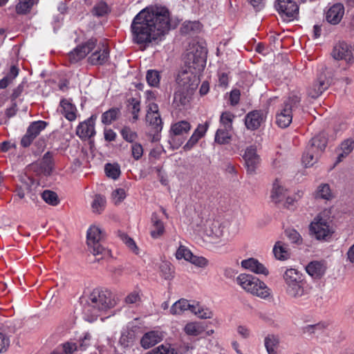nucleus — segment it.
Listing matches in <instances>:
<instances>
[{
	"label": "nucleus",
	"instance_id": "nucleus-1",
	"mask_svg": "<svg viewBox=\"0 0 354 354\" xmlns=\"http://www.w3.org/2000/svg\"><path fill=\"white\" fill-rule=\"evenodd\" d=\"M171 28L169 10L163 6L142 9L133 19L131 24L133 43L147 46L160 40Z\"/></svg>",
	"mask_w": 354,
	"mask_h": 354
},
{
	"label": "nucleus",
	"instance_id": "nucleus-2",
	"mask_svg": "<svg viewBox=\"0 0 354 354\" xmlns=\"http://www.w3.org/2000/svg\"><path fill=\"white\" fill-rule=\"evenodd\" d=\"M116 303L115 297L110 291L98 288L94 289L89 295L87 304L83 308L85 320L93 322L100 312L106 311L113 308Z\"/></svg>",
	"mask_w": 354,
	"mask_h": 354
},
{
	"label": "nucleus",
	"instance_id": "nucleus-3",
	"mask_svg": "<svg viewBox=\"0 0 354 354\" xmlns=\"http://www.w3.org/2000/svg\"><path fill=\"white\" fill-rule=\"evenodd\" d=\"M96 39H91L85 44L77 46L68 54V59L71 63H76L84 59L92 52L88 57V62L93 65H102L109 57V48L104 44L97 45Z\"/></svg>",
	"mask_w": 354,
	"mask_h": 354
},
{
	"label": "nucleus",
	"instance_id": "nucleus-4",
	"mask_svg": "<svg viewBox=\"0 0 354 354\" xmlns=\"http://www.w3.org/2000/svg\"><path fill=\"white\" fill-rule=\"evenodd\" d=\"M310 234L319 241H326L334 233L330 212L328 209L319 213L309 225Z\"/></svg>",
	"mask_w": 354,
	"mask_h": 354
},
{
	"label": "nucleus",
	"instance_id": "nucleus-5",
	"mask_svg": "<svg viewBox=\"0 0 354 354\" xmlns=\"http://www.w3.org/2000/svg\"><path fill=\"white\" fill-rule=\"evenodd\" d=\"M301 95L292 93L284 100L276 114V123L281 128L288 127L292 120V112L300 106Z\"/></svg>",
	"mask_w": 354,
	"mask_h": 354
},
{
	"label": "nucleus",
	"instance_id": "nucleus-6",
	"mask_svg": "<svg viewBox=\"0 0 354 354\" xmlns=\"http://www.w3.org/2000/svg\"><path fill=\"white\" fill-rule=\"evenodd\" d=\"M236 283L246 292L261 298L266 299L270 295L266 284L253 275L241 274L236 277Z\"/></svg>",
	"mask_w": 354,
	"mask_h": 354
},
{
	"label": "nucleus",
	"instance_id": "nucleus-7",
	"mask_svg": "<svg viewBox=\"0 0 354 354\" xmlns=\"http://www.w3.org/2000/svg\"><path fill=\"white\" fill-rule=\"evenodd\" d=\"M103 238L104 234L98 226L92 225L87 231V244L91 252L94 256L101 255V257L96 259L97 261L110 255V251L100 243Z\"/></svg>",
	"mask_w": 354,
	"mask_h": 354
},
{
	"label": "nucleus",
	"instance_id": "nucleus-8",
	"mask_svg": "<svg viewBox=\"0 0 354 354\" xmlns=\"http://www.w3.org/2000/svg\"><path fill=\"white\" fill-rule=\"evenodd\" d=\"M206 51L199 45H194L186 53L185 62L189 68L202 69L205 64Z\"/></svg>",
	"mask_w": 354,
	"mask_h": 354
},
{
	"label": "nucleus",
	"instance_id": "nucleus-9",
	"mask_svg": "<svg viewBox=\"0 0 354 354\" xmlns=\"http://www.w3.org/2000/svg\"><path fill=\"white\" fill-rule=\"evenodd\" d=\"M189 77L187 73L178 75L176 79L178 88L174 93V104L177 106H185L189 102L187 93L190 89V84H188Z\"/></svg>",
	"mask_w": 354,
	"mask_h": 354
},
{
	"label": "nucleus",
	"instance_id": "nucleus-10",
	"mask_svg": "<svg viewBox=\"0 0 354 354\" xmlns=\"http://www.w3.org/2000/svg\"><path fill=\"white\" fill-rule=\"evenodd\" d=\"M204 232L213 243L225 245L227 241V239H222L224 234V227L218 221H207Z\"/></svg>",
	"mask_w": 354,
	"mask_h": 354
},
{
	"label": "nucleus",
	"instance_id": "nucleus-11",
	"mask_svg": "<svg viewBox=\"0 0 354 354\" xmlns=\"http://www.w3.org/2000/svg\"><path fill=\"white\" fill-rule=\"evenodd\" d=\"M332 56L335 59L352 63L354 62V48L344 41L339 42L333 47Z\"/></svg>",
	"mask_w": 354,
	"mask_h": 354
},
{
	"label": "nucleus",
	"instance_id": "nucleus-12",
	"mask_svg": "<svg viewBox=\"0 0 354 354\" xmlns=\"http://www.w3.org/2000/svg\"><path fill=\"white\" fill-rule=\"evenodd\" d=\"M275 8L282 17L290 21L296 18L299 12L297 4L292 0H277Z\"/></svg>",
	"mask_w": 354,
	"mask_h": 354
},
{
	"label": "nucleus",
	"instance_id": "nucleus-13",
	"mask_svg": "<svg viewBox=\"0 0 354 354\" xmlns=\"http://www.w3.org/2000/svg\"><path fill=\"white\" fill-rule=\"evenodd\" d=\"M46 126L47 122L42 120L32 122L28 127L26 134L21 138V145L24 147L30 146L34 139L46 127Z\"/></svg>",
	"mask_w": 354,
	"mask_h": 354
},
{
	"label": "nucleus",
	"instance_id": "nucleus-14",
	"mask_svg": "<svg viewBox=\"0 0 354 354\" xmlns=\"http://www.w3.org/2000/svg\"><path fill=\"white\" fill-rule=\"evenodd\" d=\"M96 117L93 115L85 121L80 122L77 127L76 134L82 140L89 139L95 134V120Z\"/></svg>",
	"mask_w": 354,
	"mask_h": 354
},
{
	"label": "nucleus",
	"instance_id": "nucleus-15",
	"mask_svg": "<svg viewBox=\"0 0 354 354\" xmlns=\"http://www.w3.org/2000/svg\"><path fill=\"white\" fill-rule=\"evenodd\" d=\"M329 86V81L324 74L320 75L316 82L308 88V95L312 98H317Z\"/></svg>",
	"mask_w": 354,
	"mask_h": 354
},
{
	"label": "nucleus",
	"instance_id": "nucleus-16",
	"mask_svg": "<svg viewBox=\"0 0 354 354\" xmlns=\"http://www.w3.org/2000/svg\"><path fill=\"white\" fill-rule=\"evenodd\" d=\"M310 288L306 280L286 288V294L291 298L299 299L306 297L309 294Z\"/></svg>",
	"mask_w": 354,
	"mask_h": 354
},
{
	"label": "nucleus",
	"instance_id": "nucleus-17",
	"mask_svg": "<svg viewBox=\"0 0 354 354\" xmlns=\"http://www.w3.org/2000/svg\"><path fill=\"white\" fill-rule=\"evenodd\" d=\"M248 171L250 173L254 172L256 168L259 164L260 159L257 153L256 148L253 146L248 147L243 156Z\"/></svg>",
	"mask_w": 354,
	"mask_h": 354
},
{
	"label": "nucleus",
	"instance_id": "nucleus-18",
	"mask_svg": "<svg viewBox=\"0 0 354 354\" xmlns=\"http://www.w3.org/2000/svg\"><path fill=\"white\" fill-rule=\"evenodd\" d=\"M327 269V266L324 261H313L310 262L306 267L307 273L313 279L322 278Z\"/></svg>",
	"mask_w": 354,
	"mask_h": 354
},
{
	"label": "nucleus",
	"instance_id": "nucleus-19",
	"mask_svg": "<svg viewBox=\"0 0 354 354\" xmlns=\"http://www.w3.org/2000/svg\"><path fill=\"white\" fill-rule=\"evenodd\" d=\"M344 15L343 4L337 3L332 6L326 13L327 21L331 24H338Z\"/></svg>",
	"mask_w": 354,
	"mask_h": 354
},
{
	"label": "nucleus",
	"instance_id": "nucleus-20",
	"mask_svg": "<svg viewBox=\"0 0 354 354\" xmlns=\"http://www.w3.org/2000/svg\"><path fill=\"white\" fill-rule=\"evenodd\" d=\"M241 266L257 274L268 275V270L257 259L250 258L241 261Z\"/></svg>",
	"mask_w": 354,
	"mask_h": 354
},
{
	"label": "nucleus",
	"instance_id": "nucleus-21",
	"mask_svg": "<svg viewBox=\"0 0 354 354\" xmlns=\"http://www.w3.org/2000/svg\"><path fill=\"white\" fill-rule=\"evenodd\" d=\"M264 120L263 114L260 111H254L248 113L245 118V124L250 130L257 129Z\"/></svg>",
	"mask_w": 354,
	"mask_h": 354
},
{
	"label": "nucleus",
	"instance_id": "nucleus-22",
	"mask_svg": "<svg viewBox=\"0 0 354 354\" xmlns=\"http://www.w3.org/2000/svg\"><path fill=\"white\" fill-rule=\"evenodd\" d=\"M283 280L286 288L292 285H297L298 283L304 281V277L301 272L294 268L287 269L283 275Z\"/></svg>",
	"mask_w": 354,
	"mask_h": 354
},
{
	"label": "nucleus",
	"instance_id": "nucleus-23",
	"mask_svg": "<svg viewBox=\"0 0 354 354\" xmlns=\"http://www.w3.org/2000/svg\"><path fill=\"white\" fill-rule=\"evenodd\" d=\"M162 339L161 332L151 330L146 333L140 340V344L144 348H149L160 342Z\"/></svg>",
	"mask_w": 354,
	"mask_h": 354
},
{
	"label": "nucleus",
	"instance_id": "nucleus-24",
	"mask_svg": "<svg viewBox=\"0 0 354 354\" xmlns=\"http://www.w3.org/2000/svg\"><path fill=\"white\" fill-rule=\"evenodd\" d=\"M59 111L69 121H74L77 118V109L68 100L60 101Z\"/></svg>",
	"mask_w": 354,
	"mask_h": 354
},
{
	"label": "nucleus",
	"instance_id": "nucleus-25",
	"mask_svg": "<svg viewBox=\"0 0 354 354\" xmlns=\"http://www.w3.org/2000/svg\"><path fill=\"white\" fill-rule=\"evenodd\" d=\"M354 148V140L352 139H346L344 140L340 146L337 149V158L335 164H337L343 160Z\"/></svg>",
	"mask_w": 354,
	"mask_h": 354
},
{
	"label": "nucleus",
	"instance_id": "nucleus-26",
	"mask_svg": "<svg viewBox=\"0 0 354 354\" xmlns=\"http://www.w3.org/2000/svg\"><path fill=\"white\" fill-rule=\"evenodd\" d=\"M263 344L268 354L276 353L280 346V337L274 333L268 334L264 337Z\"/></svg>",
	"mask_w": 354,
	"mask_h": 354
},
{
	"label": "nucleus",
	"instance_id": "nucleus-27",
	"mask_svg": "<svg viewBox=\"0 0 354 354\" xmlns=\"http://www.w3.org/2000/svg\"><path fill=\"white\" fill-rule=\"evenodd\" d=\"M146 120L154 131L153 140H158V133L162 129V122L160 114L151 115V113H147Z\"/></svg>",
	"mask_w": 354,
	"mask_h": 354
},
{
	"label": "nucleus",
	"instance_id": "nucleus-28",
	"mask_svg": "<svg viewBox=\"0 0 354 354\" xmlns=\"http://www.w3.org/2000/svg\"><path fill=\"white\" fill-rule=\"evenodd\" d=\"M287 195V189L283 187L282 184L278 180H276L273 183L272 189L271 192V199L272 201L278 203L283 201Z\"/></svg>",
	"mask_w": 354,
	"mask_h": 354
},
{
	"label": "nucleus",
	"instance_id": "nucleus-29",
	"mask_svg": "<svg viewBox=\"0 0 354 354\" xmlns=\"http://www.w3.org/2000/svg\"><path fill=\"white\" fill-rule=\"evenodd\" d=\"M272 251L275 258L278 260L284 261L290 258L288 245L281 241L275 243Z\"/></svg>",
	"mask_w": 354,
	"mask_h": 354
},
{
	"label": "nucleus",
	"instance_id": "nucleus-30",
	"mask_svg": "<svg viewBox=\"0 0 354 354\" xmlns=\"http://www.w3.org/2000/svg\"><path fill=\"white\" fill-rule=\"evenodd\" d=\"M327 145V138L324 133H321L317 136H315L310 140L309 146H310V149L315 151L317 153H321L324 151Z\"/></svg>",
	"mask_w": 354,
	"mask_h": 354
},
{
	"label": "nucleus",
	"instance_id": "nucleus-31",
	"mask_svg": "<svg viewBox=\"0 0 354 354\" xmlns=\"http://www.w3.org/2000/svg\"><path fill=\"white\" fill-rule=\"evenodd\" d=\"M19 69L15 65L10 66L6 75L0 80V89L6 88L12 83L13 80L17 77Z\"/></svg>",
	"mask_w": 354,
	"mask_h": 354
},
{
	"label": "nucleus",
	"instance_id": "nucleus-32",
	"mask_svg": "<svg viewBox=\"0 0 354 354\" xmlns=\"http://www.w3.org/2000/svg\"><path fill=\"white\" fill-rule=\"evenodd\" d=\"M152 226L151 230V236L153 239H157L163 234L165 227L162 221L159 219L156 214L151 216Z\"/></svg>",
	"mask_w": 354,
	"mask_h": 354
},
{
	"label": "nucleus",
	"instance_id": "nucleus-33",
	"mask_svg": "<svg viewBox=\"0 0 354 354\" xmlns=\"http://www.w3.org/2000/svg\"><path fill=\"white\" fill-rule=\"evenodd\" d=\"M192 304L185 299H180L176 301L170 308V313L174 315H180L191 308Z\"/></svg>",
	"mask_w": 354,
	"mask_h": 354
},
{
	"label": "nucleus",
	"instance_id": "nucleus-34",
	"mask_svg": "<svg viewBox=\"0 0 354 354\" xmlns=\"http://www.w3.org/2000/svg\"><path fill=\"white\" fill-rule=\"evenodd\" d=\"M314 196L316 199L329 201L333 198V193L329 185L321 184L317 187Z\"/></svg>",
	"mask_w": 354,
	"mask_h": 354
},
{
	"label": "nucleus",
	"instance_id": "nucleus-35",
	"mask_svg": "<svg viewBox=\"0 0 354 354\" xmlns=\"http://www.w3.org/2000/svg\"><path fill=\"white\" fill-rule=\"evenodd\" d=\"M205 330V327L201 322H189L184 327L185 333L189 336H198Z\"/></svg>",
	"mask_w": 354,
	"mask_h": 354
},
{
	"label": "nucleus",
	"instance_id": "nucleus-36",
	"mask_svg": "<svg viewBox=\"0 0 354 354\" xmlns=\"http://www.w3.org/2000/svg\"><path fill=\"white\" fill-rule=\"evenodd\" d=\"M190 129V124L185 120H182L171 125L170 133L174 136H180L187 133Z\"/></svg>",
	"mask_w": 354,
	"mask_h": 354
},
{
	"label": "nucleus",
	"instance_id": "nucleus-37",
	"mask_svg": "<svg viewBox=\"0 0 354 354\" xmlns=\"http://www.w3.org/2000/svg\"><path fill=\"white\" fill-rule=\"evenodd\" d=\"M231 131L232 129H227L226 128H219L216 132L215 142L219 145L227 144L231 139Z\"/></svg>",
	"mask_w": 354,
	"mask_h": 354
},
{
	"label": "nucleus",
	"instance_id": "nucleus-38",
	"mask_svg": "<svg viewBox=\"0 0 354 354\" xmlns=\"http://www.w3.org/2000/svg\"><path fill=\"white\" fill-rule=\"evenodd\" d=\"M320 153H317L315 149L312 151L310 149V146L308 145L306 151L304 153L302 156V162L306 167H310L314 165V163L317 161L318 156Z\"/></svg>",
	"mask_w": 354,
	"mask_h": 354
},
{
	"label": "nucleus",
	"instance_id": "nucleus-39",
	"mask_svg": "<svg viewBox=\"0 0 354 354\" xmlns=\"http://www.w3.org/2000/svg\"><path fill=\"white\" fill-rule=\"evenodd\" d=\"M16 12L19 15H25L30 11L32 6L37 3V0H18Z\"/></svg>",
	"mask_w": 354,
	"mask_h": 354
},
{
	"label": "nucleus",
	"instance_id": "nucleus-40",
	"mask_svg": "<svg viewBox=\"0 0 354 354\" xmlns=\"http://www.w3.org/2000/svg\"><path fill=\"white\" fill-rule=\"evenodd\" d=\"M41 168L46 175H50L53 169V158L52 153L46 152L41 160Z\"/></svg>",
	"mask_w": 354,
	"mask_h": 354
},
{
	"label": "nucleus",
	"instance_id": "nucleus-41",
	"mask_svg": "<svg viewBox=\"0 0 354 354\" xmlns=\"http://www.w3.org/2000/svg\"><path fill=\"white\" fill-rule=\"evenodd\" d=\"M120 114V111L119 109H111L102 115V122L105 124H110L118 118Z\"/></svg>",
	"mask_w": 354,
	"mask_h": 354
},
{
	"label": "nucleus",
	"instance_id": "nucleus-42",
	"mask_svg": "<svg viewBox=\"0 0 354 354\" xmlns=\"http://www.w3.org/2000/svg\"><path fill=\"white\" fill-rule=\"evenodd\" d=\"M118 236L121 239V241H122V242L129 248L130 250H131L136 254H139V249L133 239H131L127 234L121 231L118 232Z\"/></svg>",
	"mask_w": 354,
	"mask_h": 354
},
{
	"label": "nucleus",
	"instance_id": "nucleus-43",
	"mask_svg": "<svg viewBox=\"0 0 354 354\" xmlns=\"http://www.w3.org/2000/svg\"><path fill=\"white\" fill-rule=\"evenodd\" d=\"M146 354H178V353L171 344H164L146 353Z\"/></svg>",
	"mask_w": 354,
	"mask_h": 354
},
{
	"label": "nucleus",
	"instance_id": "nucleus-44",
	"mask_svg": "<svg viewBox=\"0 0 354 354\" xmlns=\"http://www.w3.org/2000/svg\"><path fill=\"white\" fill-rule=\"evenodd\" d=\"M106 199L101 195H95L91 203V207L93 212L100 214L104 209Z\"/></svg>",
	"mask_w": 354,
	"mask_h": 354
},
{
	"label": "nucleus",
	"instance_id": "nucleus-45",
	"mask_svg": "<svg viewBox=\"0 0 354 354\" xmlns=\"http://www.w3.org/2000/svg\"><path fill=\"white\" fill-rule=\"evenodd\" d=\"M146 80L149 86L153 87L158 86L160 80L159 71L152 69L148 70L146 75Z\"/></svg>",
	"mask_w": 354,
	"mask_h": 354
},
{
	"label": "nucleus",
	"instance_id": "nucleus-46",
	"mask_svg": "<svg viewBox=\"0 0 354 354\" xmlns=\"http://www.w3.org/2000/svg\"><path fill=\"white\" fill-rule=\"evenodd\" d=\"M41 198L46 203L53 206L57 205L59 202L57 194L50 190L44 191L41 194Z\"/></svg>",
	"mask_w": 354,
	"mask_h": 354
},
{
	"label": "nucleus",
	"instance_id": "nucleus-47",
	"mask_svg": "<svg viewBox=\"0 0 354 354\" xmlns=\"http://www.w3.org/2000/svg\"><path fill=\"white\" fill-rule=\"evenodd\" d=\"M234 115L230 112L226 111L221 114L220 118V123L221 127L227 129H232V122Z\"/></svg>",
	"mask_w": 354,
	"mask_h": 354
},
{
	"label": "nucleus",
	"instance_id": "nucleus-48",
	"mask_svg": "<svg viewBox=\"0 0 354 354\" xmlns=\"http://www.w3.org/2000/svg\"><path fill=\"white\" fill-rule=\"evenodd\" d=\"M22 184L17 188V194L20 198H24L26 193L29 192L30 186L33 183L32 179L26 178L24 181L21 182Z\"/></svg>",
	"mask_w": 354,
	"mask_h": 354
},
{
	"label": "nucleus",
	"instance_id": "nucleus-49",
	"mask_svg": "<svg viewBox=\"0 0 354 354\" xmlns=\"http://www.w3.org/2000/svg\"><path fill=\"white\" fill-rule=\"evenodd\" d=\"M104 170L106 176L113 179H117L120 174V167L118 165L107 163L105 165Z\"/></svg>",
	"mask_w": 354,
	"mask_h": 354
},
{
	"label": "nucleus",
	"instance_id": "nucleus-50",
	"mask_svg": "<svg viewBox=\"0 0 354 354\" xmlns=\"http://www.w3.org/2000/svg\"><path fill=\"white\" fill-rule=\"evenodd\" d=\"M121 135L124 140L129 142H133L136 140L138 135L129 127H124L122 129Z\"/></svg>",
	"mask_w": 354,
	"mask_h": 354
},
{
	"label": "nucleus",
	"instance_id": "nucleus-51",
	"mask_svg": "<svg viewBox=\"0 0 354 354\" xmlns=\"http://www.w3.org/2000/svg\"><path fill=\"white\" fill-rule=\"evenodd\" d=\"M192 256V252L184 245H180L176 252V257L177 259H185V261H189Z\"/></svg>",
	"mask_w": 354,
	"mask_h": 354
},
{
	"label": "nucleus",
	"instance_id": "nucleus-52",
	"mask_svg": "<svg viewBox=\"0 0 354 354\" xmlns=\"http://www.w3.org/2000/svg\"><path fill=\"white\" fill-rule=\"evenodd\" d=\"M109 12V7L105 2L97 3L93 8V14L97 17H102Z\"/></svg>",
	"mask_w": 354,
	"mask_h": 354
},
{
	"label": "nucleus",
	"instance_id": "nucleus-53",
	"mask_svg": "<svg viewBox=\"0 0 354 354\" xmlns=\"http://www.w3.org/2000/svg\"><path fill=\"white\" fill-rule=\"evenodd\" d=\"M126 192L122 188L115 189L111 194L112 201L115 205L120 204L126 198Z\"/></svg>",
	"mask_w": 354,
	"mask_h": 354
},
{
	"label": "nucleus",
	"instance_id": "nucleus-54",
	"mask_svg": "<svg viewBox=\"0 0 354 354\" xmlns=\"http://www.w3.org/2000/svg\"><path fill=\"white\" fill-rule=\"evenodd\" d=\"M286 236L293 243L301 244L302 238L301 235L294 229H288L285 231Z\"/></svg>",
	"mask_w": 354,
	"mask_h": 354
},
{
	"label": "nucleus",
	"instance_id": "nucleus-55",
	"mask_svg": "<svg viewBox=\"0 0 354 354\" xmlns=\"http://www.w3.org/2000/svg\"><path fill=\"white\" fill-rule=\"evenodd\" d=\"M130 105L131 106V113L133 115V119L137 120L138 118V113L140 110V103L136 98H131L129 100Z\"/></svg>",
	"mask_w": 354,
	"mask_h": 354
},
{
	"label": "nucleus",
	"instance_id": "nucleus-56",
	"mask_svg": "<svg viewBox=\"0 0 354 354\" xmlns=\"http://www.w3.org/2000/svg\"><path fill=\"white\" fill-rule=\"evenodd\" d=\"M200 28L201 25L198 21H187L184 23L182 31L185 33H188L191 31L199 30Z\"/></svg>",
	"mask_w": 354,
	"mask_h": 354
},
{
	"label": "nucleus",
	"instance_id": "nucleus-57",
	"mask_svg": "<svg viewBox=\"0 0 354 354\" xmlns=\"http://www.w3.org/2000/svg\"><path fill=\"white\" fill-rule=\"evenodd\" d=\"M131 153L135 160H139L143 154L142 146L138 142H133L131 145Z\"/></svg>",
	"mask_w": 354,
	"mask_h": 354
},
{
	"label": "nucleus",
	"instance_id": "nucleus-58",
	"mask_svg": "<svg viewBox=\"0 0 354 354\" xmlns=\"http://www.w3.org/2000/svg\"><path fill=\"white\" fill-rule=\"evenodd\" d=\"M189 261L200 268H204L207 266L208 263V261L205 258L194 256L193 254Z\"/></svg>",
	"mask_w": 354,
	"mask_h": 354
},
{
	"label": "nucleus",
	"instance_id": "nucleus-59",
	"mask_svg": "<svg viewBox=\"0 0 354 354\" xmlns=\"http://www.w3.org/2000/svg\"><path fill=\"white\" fill-rule=\"evenodd\" d=\"M140 301V295L138 291H133L125 298V302L129 304H138Z\"/></svg>",
	"mask_w": 354,
	"mask_h": 354
},
{
	"label": "nucleus",
	"instance_id": "nucleus-60",
	"mask_svg": "<svg viewBox=\"0 0 354 354\" xmlns=\"http://www.w3.org/2000/svg\"><path fill=\"white\" fill-rule=\"evenodd\" d=\"M64 354H73L78 349V346L75 343L66 342L62 345Z\"/></svg>",
	"mask_w": 354,
	"mask_h": 354
},
{
	"label": "nucleus",
	"instance_id": "nucleus-61",
	"mask_svg": "<svg viewBox=\"0 0 354 354\" xmlns=\"http://www.w3.org/2000/svg\"><path fill=\"white\" fill-rule=\"evenodd\" d=\"M91 335L88 333H86L84 337L80 339V344L78 349L84 351L90 345Z\"/></svg>",
	"mask_w": 354,
	"mask_h": 354
},
{
	"label": "nucleus",
	"instance_id": "nucleus-62",
	"mask_svg": "<svg viewBox=\"0 0 354 354\" xmlns=\"http://www.w3.org/2000/svg\"><path fill=\"white\" fill-rule=\"evenodd\" d=\"M321 330L322 326L320 324L308 325L303 328L304 333L308 335L315 334Z\"/></svg>",
	"mask_w": 354,
	"mask_h": 354
},
{
	"label": "nucleus",
	"instance_id": "nucleus-63",
	"mask_svg": "<svg viewBox=\"0 0 354 354\" xmlns=\"http://www.w3.org/2000/svg\"><path fill=\"white\" fill-rule=\"evenodd\" d=\"M10 344L9 338L2 333H0V353L7 350Z\"/></svg>",
	"mask_w": 354,
	"mask_h": 354
},
{
	"label": "nucleus",
	"instance_id": "nucleus-64",
	"mask_svg": "<svg viewBox=\"0 0 354 354\" xmlns=\"http://www.w3.org/2000/svg\"><path fill=\"white\" fill-rule=\"evenodd\" d=\"M132 342L131 337L129 334L122 333L119 339V344L124 348L129 347Z\"/></svg>",
	"mask_w": 354,
	"mask_h": 354
}]
</instances>
